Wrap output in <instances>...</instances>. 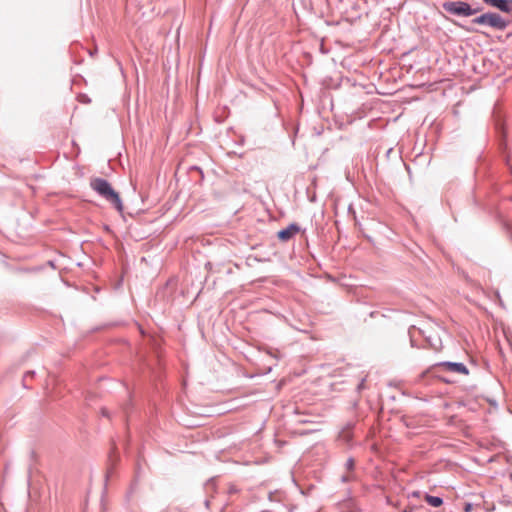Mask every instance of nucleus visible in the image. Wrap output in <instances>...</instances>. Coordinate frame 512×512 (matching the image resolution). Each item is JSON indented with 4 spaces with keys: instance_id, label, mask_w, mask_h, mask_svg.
I'll list each match as a JSON object with an SVG mask.
<instances>
[{
    "instance_id": "nucleus-1",
    "label": "nucleus",
    "mask_w": 512,
    "mask_h": 512,
    "mask_svg": "<svg viewBox=\"0 0 512 512\" xmlns=\"http://www.w3.org/2000/svg\"><path fill=\"white\" fill-rule=\"evenodd\" d=\"M90 186L96 193L111 203L117 211H123V204L120 195L113 189L108 180L97 177L90 181Z\"/></svg>"
},
{
    "instance_id": "nucleus-2",
    "label": "nucleus",
    "mask_w": 512,
    "mask_h": 512,
    "mask_svg": "<svg viewBox=\"0 0 512 512\" xmlns=\"http://www.w3.org/2000/svg\"><path fill=\"white\" fill-rule=\"evenodd\" d=\"M444 11L451 15L460 17H470L477 14L482 10L481 6L472 7L468 2L465 1H446L442 4Z\"/></svg>"
},
{
    "instance_id": "nucleus-3",
    "label": "nucleus",
    "mask_w": 512,
    "mask_h": 512,
    "mask_svg": "<svg viewBox=\"0 0 512 512\" xmlns=\"http://www.w3.org/2000/svg\"><path fill=\"white\" fill-rule=\"evenodd\" d=\"M510 24L509 20L504 19L499 13L486 12V26L503 31Z\"/></svg>"
},
{
    "instance_id": "nucleus-4",
    "label": "nucleus",
    "mask_w": 512,
    "mask_h": 512,
    "mask_svg": "<svg viewBox=\"0 0 512 512\" xmlns=\"http://www.w3.org/2000/svg\"><path fill=\"white\" fill-rule=\"evenodd\" d=\"M434 368H441L444 371L468 375L469 370L462 362L442 361L433 365Z\"/></svg>"
},
{
    "instance_id": "nucleus-5",
    "label": "nucleus",
    "mask_w": 512,
    "mask_h": 512,
    "mask_svg": "<svg viewBox=\"0 0 512 512\" xmlns=\"http://www.w3.org/2000/svg\"><path fill=\"white\" fill-rule=\"evenodd\" d=\"M305 229H301V227L293 222L290 223L286 228H283L277 232V237L282 242H287L292 239L297 233L302 232L305 233Z\"/></svg>"
},
{
    "instance_id": "nucleus-6",
    "label": "nucleus",
    "mask_w": 512,
    "mask_h": 512,
    "mask_svg": "<svg viewBox=\"0 0 512 512\" xmlns=\"http://www.w3.org/2000/svg\"><path fill=\"white\" fill-rule=\"evenodd\" d=\"M483 2L502 12L512 13V0H483Z\"/></svg>"
},
{
    "instance_id": "nucleus-7",
    "label": "nucleus",
    "mask_w": 512,
    "mask_h": 512,
    "mask_svg": "<svg viewBox=\"0 0 512 512\" xmlns=\"http://www.w3.org/2000/svg\"><path fill=\"white\" fill-rule=\"evenodd\" d=\"M343 512H361L353 499H348L342 503Z\"/></svg>"
},
{
    "instance_id": "nucleus-8",
    "label": "nucleus",
    "mask_w": 512,
    "mask_h": 512,
    "mask_svg": "<svg viewBox=\"0 0 512 512\" xmlns=\"http://www.w3.org/2000/svg\"><path fill=\"white\" fill-rule=\"evenodd\" d=\"M425 501L432 507H440L443 504V498L439 496H432L430 494H425Z\"/></svg>"
},
{
    "instance_id": "nucleus-9",
    "label": "nucleus",
    "mask_w": 512,
    "mask_h": 512,
    "mask_svg": "<svg viewBox=\"0 0 512 512\" xmlns=\"http://www.w3.org/2000/svg\"><path fill=\"white\" fill-rule=\"evenodd\" d=\"M339 439L347 445H351L353 439V431H340Z\"/></svg>"
},
{
    "instance_id": "nucleus-10",
    "label": "nucleus",
    "mask_w": 512,
    "mask_h": 512,
    "mask_svg": "<svg viewBox=\"0 0 512 512\" xmlns=\"http://www.w3.org/2000/svg\"><path fill=\"white\" fill-rule=\"evenodd\" d=\"M472 23L486 26V13H483L472 19Z\"/></svg>"
},
{
    "instance_id": "nucleus-11",
    "label": "nucleus",
    "mask_w": 512,
    "mask_h": 512,
    "mask_svg": "<svg viewBox=\"0 0 512 512\" xmlns=\"http://www.w3.org/2000/svg\"><path fill=\"white\" fill-rule=\"evenodd\" d=\"M427 341L429 342V345L434 349V350H438L440 349L441 347V340L440 339H436L435 341H433L430 337L427 338Z\"/></svg>"
},
{
    "instance_id": "nucleus-12",
    "label": "nucleus",
    "mask_w": 512,
    "mask_h": 512,
    "mask_svg": "<svg viewBox=\"0 0 512 512\" xmlns=\"http://www.w3.org/2000/svg\"><path fill=\"white\" fill-rule=\"evenodd\" d=\"M356 422L354 420L348 421L340 431H353Z\"/></svg>"
},
{
    "instance_id": "nucleus-13",
    "label": "nucleus",
    "mask_w": 512,
    "mask_h": 512,
    "mask_svg": "<svg viewBox=\"0 0 512 512\" xmlns=\"http://www.w3.org/2000/svg\"><path fill=\"white\" fill-rule=\"evenodd\" d=\"M355 466V461L352 457L348 458L345 463V467L347 470H353Z\"/></svg>"
},
{
    "instance_id": "nucleus-14",
    "label": "nucleus",
    "mask_w": 512,
    "mask_h": 512,
    "mask_svg": "<svg viewBox=\"0 0 512 512\" xmlns=\"http://www.w3.org/2000/svg\"><path fill=\"white\" fill-rule=\"evenodd\" d=\"M365 378H362L359 384L357 385V391H361L364 388Z\"/></svg>"
},
{
    "instance_id": "nucleus-15",
    "label": "nucleus",
    "mask_w": 512,
    "mask_h": 512,
    "mask_svg": "<svg viewBox=\"0 0 512 512\" xmlns=\"http://www.w3.org/2000/svg\"><path fill=\"white\" fill-rule=\"evenodd\" d=\"M471 510H472V504L471 503H466L465 507H464V511L465 512H470Z\"/></svg>"
},
{
    "instance_id": "nucleus-16",
    "label": "nucleus",
    "mask_w": 512,
    "mask_h": 512,
    "mask_svg": "<svg viewBox=\"0 0 512 512\" xmlns=\"http://www.w3.org/2000/svg\"><path fill=\"white\" fill-rule=\"evenodd\" d=\"M350 480H351V477H350V476H348V475H343V476L341 477V481H342V482H344V483H345V482H349Z\"/></svg>"
},
{
    "instance_id": "nucleus-17",
    "label": "nucleus",
    "mask_w": 512,
    "mask_h": 512,
    "mask_svg": "<svg viewBox=\"0 0 512 512\" xmlns=\"http://www.w3.org/2000/svg\"><path fill=\"white\" fill-rule=\"evenodd\" d=\"M102 415L105 416V417H109L110 416L108 410L105 409V408L102 409Z\"/></svg>"
},
{
    "instance_id": "nucleus-18",
    "label": "nucleus",
    "mask_w": 512,
    "mask_h": 512,
    "mask_svg": "<svg viewBox=\"0 0 512 512\" xmlns=\"http://www.w3.org/2000/svg\"><path fill=\"white\" fill-rule=\"evenodd\" d=\"M420 494H421V492H420V491H413V492L411 493V496H412V497H420Z\"/></svg>"
},
{
    "instance_id": "nucleus-19",
    "label": "nucleus",
    "mask_w": 512,
    "mask_h": 512,
    "mask_svg": "<svg viewBox=\"0 0 512 512\" xmlns=\"http://www.w3.org/2000/svg\"><path fill=\"white\" fill-rule=\"evenodd\" d=\"M82 98H83V100H81L82 102H86V103L90 102V99L86 95H82Z\"/></svg>"
},
{
    "instance_id": "nucleus-20",
    "label": "nucleus",
    "mask_w": 512,
    "mask_h": 512,
    "mask_svg": "<svg viewBox=\"0 0 512 512\" xmlns=\"http://www.w3.org/2000/svg\"><path fill=\"white\" fill-rule=\"evenodd\" d=\"M204 505H205V507L208 509V508L210 507V500H209V499H206V500L204 501Z\"/></svg>"
},
{
    "instance_id": "nucleus-21",
    "label": "nucleus",
    "mask_w": 512,
    "mask_h": 512,
    "mask_svg": "<svg viewBox=\"0 0 512 512\" xmlns=\"http://www.w3.org/2000/svg\"><path fill=\"white\" fill-rule=\"evenodd\" d=\"M34 374H35V372H34V371H27V372L25 373V376H33Z\"/></svg>"
},
{
    "instance_id": "nucleus-22",
    "label": "nucleus",
    "mask_w": 512,
    "mask_h": 512,
    "mask_svg": "<svg viewBox=\"0 0 512 512\" xmlns=\"http://www.w3.org/2000/svg\"><path fill=\"white\" fill-rule=\"evenodd\" d=\"M209 484H213V479H209V480L207 481V485H209Z\"/></svg>"
},
{
    "instance_id": "nucleus-23",
    "label": "nucleus",
    "mask_w": 512,
    "mask_h": 512,
    "mask_svg": "<svg viewBox=\"0 0 512 512\" xmlns=\"http://www.w3.org/2000/svg\"><path fill=\"white\" fill-rule=\"evenodd\" d=\"M441 379H442L444 382H446V383H450V382H451L450 380L445 379V378H441Z\"/></svg>"
},
{
    "instance_id": "nucleus-24",
    "label": "nucleus",
    "mask_w": 512,
    "mask_h": 512,
    "mask_svg": "<svg viewBox=\"0 0 512 512\" xmlns=\"http://www.w3.org/2000/svg\"><path fill=\"white\" fill-rule=\"evenodd\" d=\"M403 512H411V511H409V510L405 509Z\"/></svg>"
}]
</instances>
